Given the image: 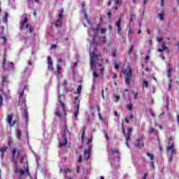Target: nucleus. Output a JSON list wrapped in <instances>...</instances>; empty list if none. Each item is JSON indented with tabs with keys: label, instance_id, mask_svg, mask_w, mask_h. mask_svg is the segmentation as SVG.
Here are the masks:
<instances>
[{
	"label": "nucleus",
	"instance_id": "1",
	"mask_svg": "<svg viewBox=\"0 0 179 179\" xmlns=\"http://www.w3.org/2000/svg\"><path fill=\"white\" fill-rule=\"evenodd\" d=\"M121 73L122 75H124V82L126 85L129 86V85H131V82L132 81V69L131 66H128L126 69H122Z\"/></svg>",
	"mask_w": 179,
	"mask_h": 179
},
{
	"label": "nucleus",
	"instance_id": "2",
	"mask_svg": "<svg viewBox=\"0 0 179 179\" xmlns=\"http://www.w3.org/2000/svg\"><path fill=\"white\" fill-rule=\"evenodd\" d=\"M20 150H17L16 148H13L11 151V161L13 162V163H14V164H16L17 159H19V156H20Z\"/></svg>",
	"mask_w": 179,
	"mask_h": 179
},
{
	"label": "nucleus",
	"instance_id": "3",
	"mask_svg": "<svg viewBox=\"0 0 179 179\" xmlns=\"http://www.w3.org/2000/svg\"><path fill=\"white\" fill-rule=\"evenodd\" d=\"M97 52V48H94V51L92 52L91 56H90V65L91 68H93V66L96 63L95 59H97L99 57V55L96 54Z\"/></svg>",
	"mask_w": 179,
	"mask_h": 179
},
{
	"label": "nucleus",
	"instance_id": "4",
	"mask_svg": "<svg viewBox=\"0 0 179 179\" xmlns=\"http://www.w3.org/2000/svg\"><path fill=\"white\" fill-rule=\"evenodd\" d=\"M24 89H26V87H24V88H23V90L21 91V92H20L19 93H18V96H19V99H20V100H19V101H18V106H20V105H22V103L24 104V106H26V99H24V98H23V96H24Z\"/></svg>",
	"mask_w": 179,
	"mask_h": 179
},
{
	"label": "nucleus",
	"instance_id": "5",
	"mask_svg": "<svg viewBox=\"0 0 179 179\" xmlns=\"http://www.w3.org/2000/svg\"><path fill=\"white\" fill-rule=\"evenodd\" d=\"M92 152V145H90L87 149L83 151L84 159L87 161L90 159V152Z\"/></svg>",
	"mask_w": 179,
	"mask_h": 179
},
{
	"label": "nucleus",
	"instance_id": "6",
	"mask_svg": "<svg viewBox=\"0 0 179 179\" xmlns=\"http://www.w3.org/2000/svg\"><path fill=\"white\" fill-rule=\"evenodd\" d=\"M133 129L132 127L128 128L127 129V134H125V141H126V146L129 148V141L131 138V135L132 134Z\"/></svg>",
	"mask_w": 179,
	"mask_h": 179
},
{
	"label": "nucleus",
	"instance_id": "7",
	"mask_svg": "<svg viewBox=\"0 0 179 179\" xmlns=\"http://www.w3.org/2000/svg\"><path fill=\"white\" fill-rule=\"evenodd\" d=\"M12 120H13V113L8 115L7 117H6V121H7L8 124H9L10 128H12V127H13V125H15V124H16V121L14 120L12 122Z\"/></svg>",
	"mask_w": 179,
	"mask_h": 179
},
{
	"label": "nucleus",
	"instance_id": "8",
	"mask_svg": "<svg viewBox=\"0 0 179 179\" xmlns=\"http://www.w3.org/2000/svg\"><path fill=\"white\" fill-rule=\"evenodd\" d=\"M59 18L57 19V20L55 22V26L56 27H61V26H62V19H64V15L62 14V13H60L59 15Z\"/></svg>",
	"mask_w": 179,
	"mask_h": 179
},
{
	"label": "nucleus",
	"instance_id": "9",
	"mask_svg": "<svg viewBox=\"0 0 179 179\" xmlns=\"http://www.w3.org/2000/svg\"><path fill=\"white\" fill-rule=\"evenodd\" d=\"M136 148H138V149H142L143 146H145V144H143V138H137L136 140V144H135Z\"/></svg>",
	"mask_w": 179,
	"mask_h": 179
},
{
	"label": "nucleus",
	"instance_id": "10",
	"mask_svg": "<svg viewBox=\"0 0 179 179\" xmlns=\"http://www.w3.org/2000/svg\"><path fill=\"white\" fill-rule=\"evenodd\" d=\"M68 144V137L64 134L63 135V141L59 143V148H64Z\"/></svg>",
	"mask_w": 179,
	"mask_h": 179
},
{
	"label": "nucleus",
	"instance_id": "11",
	"mask_svg": "<svg viewBox=\"0 0 179 179\" xmlns=\"http://www.w3.org/2000/svg\"><path fill=\"white\" fill-rule=\"evenodd\" d=\"M24 118L25 119V122L27 124L29 122V112L27 111V106L24 105Z\"/></svg>",
	"mask_w": 179,
	"mask_h": 179
},
{
	"label": "nucleus",
	"instance_id": "12",
	"mask_svg": "<svg viewBox=\"0 0 179 179\" xmlns=\"http://www.w3.org/2000/svg\"><path fill=\"white\" fill-rule=\"evenodd\" d=\"M166 150L170 152L171 157H173V155L176 153V148H174V144H171L170 146L166 148Z\"/></svg>",
	"mask_w": 179,
	"mask_h": 179
},
{
	"label": "nucleus",
	"instance_id": "13",
	"mask_svg": "<svg viewBox=\"0 0 179 179\" xmlns=\"http://www.w3.org/2000/svg\"><path fill=\"white\" fill-rule=\"evenodd\" d=\"M20 176H24V174H27V176H30V172L29 171V166H27L24 171L23 169H19Z\"/></svg>",
	"mask_w": 179,
	"mask_h": 179
},
{
	"label": "nucleus",
	"instance_id": "14",
	"mask_svg": "<svg viewBox=\"0 0 179 179\" xmlns=\"http://www.w3.org/2000/svg\"><path fill=\"white\" fill-rule=\"evenodd\" d=\"M110 151H111V153H112L113 156H115L116 157H117V159H119V157H120V150L110 148Z\"/></svg>",
	"mask_w": 179,
	"mask_h": 179
},
{
	"label": "nucleus",
	"instance_id": "15",
	"mask_svg": "<svg viewBox=\"0 0 179 179\" xmlns=\"http://www.w3.org/2000/svg\"><path fill=\"white\" fill-rule=\"evenodd\" d=\"M79 107H80V105H79V101L78 102V105L76 108V110L74 111V113H73V118L77 120H78V115L79 114Z\"/></svg>",
	"mask_w": 179,
	"mask_h": 179
},
{
	"label": "nucleus",
	"instance_id": "16",
	"mask_svg": "<svg viewBox=\"0 0 179 179\" xmlns=\"http://www.w3.org/2000/svg\"><path fill=\"white\" fill-rule=\"evenodd\" d=\"M48 69H50V71H52V59H51V57H48Z\"/></svg>",
	"mask_w": 179,
	"mask_h": 179
},
{
	"label": "nucleus",
	"instance_id": "17",
	"mask_svg": "<svg viewBox=\"0 0 179 179\" xmlns=\"http://www.w3.org/2000/svg\"><path fill=\"white\" fill-rule=\"evenodd\" d=\"M166 44L167 42L164 41L162 44V48L158 49V52H163L164 50H167V46H166Z\"/></svg>",
	"mask_w": 179,
	"mask_h": 179
},
{
	"label": "nucleus",
	"instance_id": "18",
	"mask_svg": "<svg viewBox=\"0 0 179 179\" xmlns=\"http://www.w3.org/2000/svg\"><path fill=\"white\" fill-rule=\"evenodd\" d=\"M27 22H29V18H27V17H25L20 24V30H23V29H24V25L26 24V23H27Z\"/></svg>",
	"mask_w": 179,
	"mask_h": 179
},
{
	"label": "nucleus",
	"instance_id": "19",
	"mask_svg": "<svg viewBox=\"0 0 179 179\" xmlns=\"http://www.w3.org/2000/svg\"><path fill=\"white\" fill-rule=\"evenodd\" d=\"M92 44L93 45H95V47H97V45H99V43H97V35L96 34L93 35Z\"/></svg>",
	"mask_w": 179,
	"mask_h": 179
},
{
	"label": "nucleus",
	"instance_id": "20",
	"mask_svg": "<svg viewBox=\"0 0 179 179\" xmlns=\"http://www.w3.org/2000/svg\"><path fill=\"white\" fill-rule=\"evenodd\" d=\"M57 76H59V75H62V67H61V65L59 64H57Z\"/></svg>",
	"mask_w": 179,
	"mask_h": 179
},
{
	"label": "nucleus",
	"instance_id": "21",
	"mask_svg": "<svg viewBox=\"0 0 179 179\" xmlns=\"http://www.w3.org/2000/svg\"><path fill=\"white\" fill-rule=\"evenodd\" d=\"M1 85L2 86H7L8 85V77L3 76L1 77Z\"/></svg>",
	"mask_w": 179,
	"mask_h": 179
},
{
	"label": "nucleus",
	"instance_id": "22",
	"mask_svg": "<svg viewBox=\"0 0 179 179\" xmlns=\"http://www.w3.org/2000/svg\"><path fill=\"white\" fill-rule=\"evenodd\" d=\"M116 27H117V33L120 34L121 33V18H120L115 23Z\"/></svg>",
	"mask_w": 179,
	"mask_h": 179
},
{
	"label": "nucleus",
	"instance_id": "23",
	"mask_svg": "<svg viewBox=\"0 0 179 179\" xmlns=\"http://www.w3.org/2000/svg\"><path fill=\"white\" fill-rule=\"evenodd\" d=\"M15 135H16L17 139H22V130L17 129L15 130Z\"/></svg>",
	"mask_w": 179,
	"mask_h": 179
},
{
	"label": "nucleus",
	"instance_id": "24",
	"mask_svg": "<svg viewBox=\"0 0 179 179\" xmlns=\"http://www.w3.org/2000/svg\"><path fill=\"white\" fill-rule=\"evenodd\" d=\"M148 134L150 135L152 134H154V135L157 134V130H155V128L150 127V129L148 130Z\"/></svg>",
	"mask_w": 179,
	"mask_h": 179
},
{
	"label": "nucleus",
	"instance_id": "25",
	"mask_svg": "<svg viewBox=\"0 0 179 179\" xmlns=\"http://www.w3.org/2000/svg\"><path fill=\"white\" fill-rule=\"evenodd\" d=\"M64 135H66V136L67 135H69V136H71V133L69 132V130H68V127H66V126H64Z\"/></svg>",
	"mask_w": 179,
	"mask_h": 179
},
{
	"label": "nucleus",
	"instance_id": "26",
	"mask_svg": "<svg viewBox=\"0 0 179 179\" xmlns=\"http://www.w3.org/2000/svg\"><path fill=\"white\" fill-rule=\"evenodd\" d=\"M82 92V85H79L77 87L76 92H74L75 94H80V92Z\"/></svg>",
	"mask_w": 179,
	"mask_h": 179
},
{
	"label": "nucleus",
	"instance_id": "27",
	"mask_svg": "<svg viewBox=\"0 0 179 179\" xmlns=\"http://www.w3.org/2000/svg\"><path fill=\"white\" fill-rule=\"evenodd\" d=\"M8 16H9V14H8V13H6L4 17H3V22L4 23L8 22Z\"/></svg>",
	"mask_w": 179,
	"mask_h": 179
},
{
	"label": "nucleus",
	"instance_id": "28",
	"mask_svg": "<svg viewBox=\"0 0 179 179\" xmlns=\"http://www.w3.org/2000/svg\"><path fill=\"white\" fill-rule=\"evenodd\" d=\"M62 96H59V101H60L62 108H63L64 111H65V104L64 103V102L62 101V100H61V98H62Z\"/></svg>",
	"mask_w": 179,
	"mask_h": 179
},
{
	"label": "nucleus",
	"instance_id": "29",
	"mask_svg": "<svg viewBox=\"0 0 179 179\" xmlns=\"http://www.w3.org/2000/svg\"><path fill=\"white\" fill-rule=\"evenodd\" d=\"M100 30V25L98 24L95 28L92 29L93 33H97Z\"/></svg>",
	"mask_w": 179,
	"mask_h": 179
},
{
	"label": "nucleus",
	"instance_id": "30",
	"mask_svg": "<svg viewBox=\"0 0 179 179\" xmlns=\"http://www.w3.org/2000/svg\"><path fill=\"white\" fill-rule=\"evenodd\" d=\"M129 17H130V23H132V22H134V17H135V14L134 13H130Z\"/></svg>",
	"mask_w": 179,
	"mask_h": 179
},
{
	"label": "nucleus",
	"instance_id": "31",
	"mask_svg": "<svg viewBox=\"0 0 179 179\" xmlns=\"http://www.w3.org/2000/svg\"><path fill=\"white\" fill-rule=\"evenodd\" d=\"M85 134H86V131L85 130V129H83V134H82V136H81V142H84Z\"/></svg>",
	"mask_w": 179,
	"mask_h": 179
},
{
	"label": "nucleus",
	"instance_id": "32",
	"mask_svg": "<svg viewBox=\"0 0 179 179\" xmlns=\"http://www.w3.org/2000/svg\"><path fill=\"white\" fill-rule=\"evenodd\" d=\"M6 64V58H4L2 62V69L3 71V72H5L6 69H5V65Z\"/></svg>",
	"mask_w": 179,
	"mask_h": 179
},
{
	"label": "nucleus",
	"instance_id": "33",
	"mask_svg": "<svg viewBox=\"0 0 179 179\" xmlns=\"http://www.w3.org/2000/svg\"><path fill=\"white\" fill-rule=\"evenodd\" d=\"M147 156L148 157H150V160L152 162H153L154 159H155V156L153 155V154H151V153H149V152H147Z\"/></svg>",
	"mask_w": 179,
	"mask_h": 179
},
{
	"label": "nucleus",
	"instance_id": "34",
	"mask_svg": "<svg viewBox=\"0 0 179 179\" xmlns=\"http://www.w3.org/2000/svg\"><path fill=\"white\" fill-rule=\"evenodd\" d=\"M149 86V83L146 80L143 81V89H145V87H148Z\"/></svg>",
	"mask_w": 179,
	"mask_h": 179
},
{
	"label": "nucleus",
	"instance_id": "35",
	"mask_svg": "<svg viewBox=\"0 0 179 179\" xmlns=\"http://www.w3.org/2000/svg\"><path fill=\"white\" fill-rule=\"evenodd\" d=\"M173 80L171 79L169 80V83L168 85V90L170 92L171 90V86H172Z\"/></svg>",
	"mask_w": 179,
	"mask_h": 179
},
{
	"label": "nucleus",
	"instance_id": "36",
	"mask_svg": "<svg viewBox=\"0 0 179 179\" xmlns=\"http://www.w3.org/2000/svg\"><path fill=\"white\" fill-rule=\"evenodd\" d=\"M134 48H135V47L134 46V45H132L129 49V52H128L129 55H131V54H132V51H134Z\"/></svg>",
	"mask_w": 179,
	"mask_h": 179
},
{
	"label": "nucleus",
	"instance_id": "37",
	"mask_svg": "<svg viewBox=\"0 0 179 179\" xmlns=\"http://www.w3.org/2000/svg\"><path fill=\"white\" fill-rule=\"evenodd\" d=\"M1 40H3V45H5V44H6V36H0Z\"/></svg>",
	"mask_w": 179,
	"mask_h": 179
},
{
	"label": "nucleus",
	"instance_id": "38",
	"mask_svg": "<svg viewBox=\"0 0 179 179\" xmlns=\"http://www.w3.org/2000/svg\"><path fill=\"white\" fill-rule=\"evenodd\" d=\"M171 72H173V69L169 68L168 69V78H171Z\"/></svg>",
	"mask_w": 179,
	"mask_h": 179
},
{
	"label": "nucleus",
	"instance_id": "39",
	"mask_svg": "<svg viewBox=\"0 0 179 179\" xmlns=\"http://www.w3.org/2000/svg\"><path fill=\"white\" fill-rule=\"evenodd\" d=\"M6 149H8V146L1 147V148H0V152H1V153H3V152H6Z\"/></svg>",
	"mask_w": 179,
	"mask_h": 179
},
{
	"label": "nucleus",
	"instance_id": "40",
	"mask_svg": "<svg viewBox=\"0 0 179 179\" xmlns=\"http://www.w3.org/2000/svg\"><path fill=\"white\" fill-rule=\"evenodd\" d=\"M159 17L160 20H164V13L159 14Z\"/></svg>",
	"mask_w": 179,
	"mask_h": 179
},
{
	"label": "nucleus",
	"instance_id": "41",
	"mask_svg": "<svg viewBox=\"0 0 179 179\" xmlns=\"http://www.w3.org/2000/svg\"><path fill=\"white\" fill-rule=\"evenodd\" d=\"M65 174H69V173H72V171L69 168H66L64 171Z\"/></svg>",
	"mask_w": 179,
	"mask_h": 179
},
{
	"label": "nucleus",
	"instance_id": "42",
	"mask_svg": "<svg viewBox=\"0 0 179 179\" xmlns=\"http://www.w3.org/2000/svg\"><path fill=\"white\" fill-rule=\"evenodd\" d=\"M104 135L106 141L108 142V141H110V136H108V133L104 131Z\"/></svg>",
	"mask_w": 179,
	"mask_h": 179
},
{
	"label": "nucleus",
	"instance_id": "43",
	"mask_svg": "<svg viewBox=\"0 0 179 179\" xmlns=\"http://www.w3.org/2000/svg\"><path fill=\"white\" fill-rule=\"evenodd\" d=\"M3 103V98L2 97V95H0V107H2Z\"/></svg>",
	"mask_w": 179,
	"mask_h": 179
},
{
	"label": "nucleus",
	"instance_id": "44",
	"mask_svg": "<svg viewBox=\"0 0 179 179\" xmlns=\"http://www.w3.org/2000/svg\"><path fill=\"white\" fill-rule=\"evenodd\" d=\"M100 73L102 76H104V67H102L101 69H100Z\"/></svg>",
	"mask_w": 179,
	"mask_h": 179
},
{
	"label": "nucleus",
	"instance_id": "45",
	"mask_svg": "<svg viewBox=\"0 0 179 179\" xmlns=\"http://www.w3.org/2000/svg\"><path fill=\"white\" fill-rule=\"evenodd\" d=\"M57 62H58V64H59L61 62L63 63V65L65 66V62H63L62 58L59 59L57 60Z\"/></svg>",
	"mask_w": 179,
	"mask_h": 179
},
{
	"label": "nucleus",
	"instance_id": "46",
	"mask_svg": "<svg viewBox=\"0 0 179 179\" xmlns=\"http://www.w3.org/2000/svg\"><path fill=\"white\" fill-rule=\"evenodd\" d=\"M106 31H107V29H101V33L102 34H106Z\"/></svg>",
	"mask_w": 179,
	"mask_h": 179
},
{
	"label": "nucleus",
	"instance_id": "47",
	"mask_svg": "<svg viewBox=\"0 0 179 179\" xmlns=\"http://www.w3.org/2000/svg\"><path fill=\"white\" fill-rule=\"evenodd\" d=\"M111 15H112L111 10H108V12L107 13V16H108V19H110V17H111Z\"/></svg>",
	"mask_w": 179,
	"mask_h": 179
},
{
	"label": "nucleus",
	"instance_id": "48",
	"mask_svg": "<svg viewBox=\"0 0 179 179\" xmlns=\"http://www.w3.org/2000/svg\"><path fill=\"white\" fill-rule=\"evenodd\" d=\"M55 115H56L57 117H59V118H61V113L60 112H56L55 113Z\"/></svg>",
	"mask_w": 179,
	"mask_h": 179
},
{
	"label": "nucleus",
	"instance_id": "49",
	"mask_svg": "<svg viewBox=\"0 0 179 179\" xmlns=\"http://www.w3.org/2000/svg\"><path fill=\"white\" fill-rule=\"evenodd\" d=\"M127 108L130 110H132V103H129V105H127Z\"/></svg>",
	"mask_w": 179,
	"mask_h": 179
},
{
	"label": "nucleus",
	"instance_id": "50",
	"mask_svg": "<svg viewBox=\"0 0 179 179\" xmlns=\"http://www.w3.org/2000/svg\"><path fill=\"white\" fill-rule=\"evenodd\" d=\"M102 43H103V44H106L107 43V40L106 39V36L103 37Z\"/></svg>",
	"mask_w": 179,
	"mask_h": 179
},
{
	"label": "nucleus",
	"instance_id": "51",
	"mask_svg": "<svg viewBox=\"0 0 179 179\" xmlns=\"http://www.w3.org/2000/svg\"><path fill=\"white\" fill-rule=\"evenodd\" d=\"M120 100V96H115V101L117 102Z\"/></svg>",
	"mask_w": 179,
	"mask_h": 179
},
{
	"label": "nucleus",
	"instance_id": "52",
	"mask_svg": "<svg viewBox=\"0 0 179 179\" xmlns=\"http://www.w3.org/2000/svg\"><path fill=\"white\" fill-rule=\"evenodd\" d=\"M93 76H94V78H97V76H99V74H97V72L94 71L93 72Z\"/></svg>",
	"mask_w": 179,
	"mask_h": 179
},
{
	"label": "nucleus",
	"instance_id": "53",
	"mask_svg": "<svg viewBox=\"0 0 179 179\" xmlns=\"http://www.w3.org/2000/svg\"><path fill=\"white\" fill-rule=\"evenodd\" d=\"M90 143H92V138H89V139H88V141H87V145H88L89 146H92V145H90Z\"/></svg>",
	"mask_w": 179,
	"mask_h": 179
},
{
	"label": "nucleus",
	"instance_id": "54",
	"mask_svg": "<svg viewBox=\"0 0 179 179\" xmlns=\"http://www.w3.org/2000/svg\"><path fill=\"white\" fill-rule=\"evenodd\" d=\"M101 96H102L103 99L105 100L106 97L104 96V90H102Z\"/></svg>",
	"mask_w": 179,
	"mask_h": 179
},
{
	"label": "nucleus",
	"instance_id": "55",
	"mask_svg": "<svg viewBox=\"0 0 179 179\" xmlns=\"http://www.w3.org/2000/svg\"><path fill=\"white\" fill-rule=\"evenodd\" d=\"M78 163H82V155H79L78 157Z\"/></svg>",
	"mask_w": 179,
	"mask_h": 179
},
{
	"label": "nucleus",
	"instance_id": "56",
	"mask_svg": "<svg viewBox=\"0 0 179 179\" xmlns=\"http://www.w3.org/2000/svg\"><path fill=\"white\" fill-rule=\"evenodd\" d=\"M114 68L115 69H118L120 68V64H115Z\"/></svg>",
	"mask_w": 179,
	"mask_h": 179
},
{
	"label": "nucleus",
	"instance_id": "57",
	"mask_svg": "<svg viewBox=\"0 0 179 179\" xmlns=\"http://www.w3.org/2000/svg\"><path fill=\"white\" fill-rule=\"evenodd\" d=\"M150 115L152 116V117H155V112H153V110H150Z\"/></svg>",
	"mask_w": 179,
	"mask_h": 179
},
{
	"label": "nucleus",
	"instance_id": "58",
	"mask_svg": "<svg viewBox=\"0 0 179 179\" xmlns=\"http://www.w3.org/2000/svg\"><path fill=\"white\" fill-rule=\"evenodd\" d=\"M120 0H115V5H120Z\"/></svg>",
	"mask_w": 179,
	"mask_h": 179
},
{
	"label": "nucleus",
	"instance_id": "59",
	"mask_svg": "<svg viewBox=\"0 0 179 179\" xmlns=\"http://www.w3.org/2000/svg\"><path fill=\"white\" fill-rule=\"evenodd\" d=\"M129 118L131 121H134V115L132 113L130 114Z\"/></svg>",
	"mask_w": 179,
	"mask_h": 179
},
{
	"label": "nucleus",
	"instance_id": "60",
	"mask_svg": "<svg viewBox=\"0 0 179 179\" xmlns=\"http://www.w3.org/2000/svg\"><path fill=\"white\" fill-rule=\"evenodd\" d=\"M28 30L29 33H33V28H31V27H29Z\"/></svg>",
	"mask_w": 179,
	"mask_h": 179
},
{
	"label": "nucleus",
	"instance_id": "61",
	"mask_svg": "<svg viewBox=\"0 0 179 179\" xmlns=\"http://www.w3.org/2000/svg\"><path fill=\"white\" fill-rule=\"evenodd\" d=\"M146 177H148V173H145L144 174V176H143V179H146Z\"/></svg>",
	"mask_w": 179,
	"mask_h": 179
},
{
	"label": "nucleus",
	"instance_id": "62",
	"mask_svg": "<svg viewBox=\"0 0 179 179\" xmlns=\"http://www.w3.org/2000/svg\"><path fill=\"white\" fill-rule=\"evenodd\" d=\"M28 65H29V66L33 65V63L31 62V60L28 61Z\"/></svg>",
	"mask_w": 179,
	"mask_h": 179
},
{
	"label": "nucleus",
	"instance_id": "63",
	"mask_svg": "<svg viewBox=\"0 0 179 179\" xmlns=\"http://www.w3.org/2000/svg\"><path fill=\"white\" fill-rule=\"evenodd\" d=\"M96 107H97V111L99 113H100V106L97 105Z\"/></svg>",
	"mask_w": 179,
	"mask_h": 179
},
{
	"label": "nucleus",
	"instance_id": "64",
	"mask_svg": "<svg viewBox=\"0 0 179 179\" xmlns=\"http://www.w3.org/2000/svg\"><path fill=\"white\" fill-rule=\"evenodd\" d=\"M145 61H149V56H145Z\"/></svg>",
	"mask_w": 179,
	"mask_h": 179
}]
</instances>
